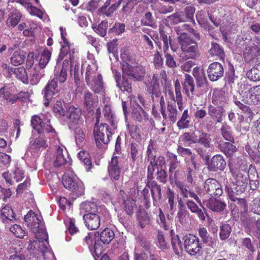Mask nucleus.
Returning <instances> with one entry per match:
<instances>
[{"label": "nucleus", "mask_w": 260, "mask_h": 260, "mask_svg": "<svg viewBox=\"0 0 260 260\" xmlns=\"http://www.w3.org/2000/svg\"><path fill=\"white\" fill-rule=\"evenodd\" d=\"M15 219V214L11 206L6 205L2 208L0 213V220L3 222L8 223Z\"/></svg>", "instance_id": "34"}, {"label": "nucleus", "mask_w": 260, "mask_h": 260, "mask_svg": "<svg viewBox=\"0 0 260 260\" xmlns=\"http://www.w3.org/2000/svg\"><path fill=\"white\" fill-rule=\"evenodd\" d=\"M63 186L70 190L75 192L77 197L81 196L84 191V186L82 182L74 173H67L62 177Z\"/></svg>", "instance_id": "8"}, {"label": "nucleus", "mask_w": 260, "mask_h": 260, "mask_svg": "<svg viewBox=\"0 0 260 260\" xmlns=\"http://www.w3.org/2000/svg\"><path fill=\"white\" fill-rule=\"evenodd\" d=\"M104 115L110 124L111 127L106 123H101L99 124V118L96 120L93 130V135L96 144L99 148H102L103 145L107 144L110 141L112 135V131L117 128L118 122L115 115L112 113L111 107L106 104L104 109Z\"/></svg>", "instance_id": "1"}, {"label": "nucleus", "mask_w": 260, "mask_h": 260, "mask_svg": "<svg viewBox=\"0 0 260 260\" xmlns=\"http://www.w3.org/2000/svg\"><path fill=\"white\" fill-rule=\"evenodd\" d=\"M151 83H155L159 85L161 84L166 89L171 86V81L168 80L166 72L164 70L156 72L153 74Z\"/></svg>", "instance_id": "23"}, {"label": "nucleus", "mask_w": 260, "mask_h": 260, "mask_svg": "<svg viewBox=\"0 0 260 260\" xmlns=\"http://www.w3.org/2000/svg\"><path fill=\"white\" fill-rule=\"evenodd\" d=\"M21 18V13L17 11L11 13L8 19L7 20V25L8 26L14 27L18 24Z\"/></svg>", "instance_id": "45"}, {"label": "nucleus", "mask_w": 260, "mask_h": 260, "mask_svg": "<svg viewBox=\"0 0 260 260\" xmlns=\"http://www.w3.org/2000/svg\"><path fill=\"white\" fill-rule=\"evenodd\" d=\"M200 206L201 207L198 208L195 210L192 213L197 215L199 219L202 221L204 222L206 220V217H208V214L207 212L206 209L204 207L202 204H199Z\"/></svg>", "instance_id": "60"}, {"label": "nucleus", "mask_w": 260, "mask_h": 260, "mask_svg": "<svg viewBox=\"0 0 260 260\" xmlns=\"http://www.w3.org/2000/svg\"><path fill=\"white\" fill-rule=\"evenodd\" d=\"M31 124L39 134H47L49 137H52L55 141L57 139V136L54 129L51 126L49 120L43 121L40 117L34 116L32 117Z\"/></svg>", "instance_id": "9"}, {"label": "nucleus", "mask_w": 260, "mask_h": 260, "mask_svg": "<svg viewBox=\"0 0 260 260\" xmlns=\"http://www.w3.org/2000/svg\"><path fill=\"white\" fill-rule=\"evenodd\" d=\"M88 86L95 92L101 93L104 92L103 82L101 74H98L97 77L86 81Z\"/></svg>", "instance_id": "30"}, {"label": "nucleus", "mask_w": 260, "mask_h": 260, "mask_svg": "<svg viewBox=\"0 0 260 260\" xmlns=\"http://www.w3.org/2000/svg\"><path fill=\"white\" fill-rule=\"evenodd\" d=\"M226 163L223 156L221 154H216L212 156L208 165V170L210 172L223 171Z\"/></svg>", "instance_id": "18"}, {"label": "nucleus", "mask_w": 260, "mask_h": 260, "mask_svg": "<svg viewBox=\"0 0 260 260\" xmlns=\"http://www.w3.org/2000/svg\"><path fill=\"white\" fill-rule=\"evenodd\" d=\"M130 49L128 46L122 47L120 49L121 65L122 71V81L117 82V86L123 92L126 91L128 94L130 87Z\"/></svg>", "instance_id": "3"}, {"label": "nucleus", "mask_w": 260, "mask_h": 260, "mask_svg": "<svg viewBox=\"0 0 260 260\" xmlns=\"http://www.w3.org/2000/svg\"><path fill=\"white\" fill-rule=\"evenodd\" d=\"M204 188L211 198L220 197L223 193L221 184L216 179L209 178L205 182Z\"/></svg>", "instance_id": "14"}, {"label": "nucleus", "mask_w": 260, "mask_h": 260, "mask_svg": "<svg viewBox=\"0 0 260 260\" xmlns=\"http://www.w3.org/2000/svg\"><path fill=\"white\" fill-rule=\"evenodd\" d=\"M230 171L231 173L232 176L234 178L236 181V186L238 187V190L240 189V187H244L245 188L246 185L245 184L246 177H245L239 170H235L231 167H230Z\"/></svg>", "instance_id": "40"}, {"label": "nucleus", "mask_w": 260, "mask_h": 260, "mask_svg": "<svg viewBox=\"0 0 260 260\" xmlns=\"http://www.w3.org/2000/svg\"><path fill=\"white\" fill-rule=\"evenodd\" d=\"M148 161L150 162V165L148 167L147 169V178L149 180L153 179V173L155 170V168L157 169L162 168L166 164L165 158L163 156L156 155V151L153 149V142H150L147 151Z\"/></svg>", "instance_id": "6"}, {"label": "nucleus", "mask_w": 260, "mask_h": 260, "mask_svg": "<svg viewBox=\"0 0 260 260\" xmlns=\"http://www.w3.org/2000/svg\"><path fill=\"white\" fill-rule=\"evenodd\" d=\"M231 127L226 124L223 125L221 128V135L226 141L234 142V139L231 132Z\"/></svg>", "instance_id": "59"}, {"label": "nucleus", "mask_w": 260, "mask_h": 260, "mask_svg": "<svg viewBox=\"0 0 260 260\" xmlns=\"http://www.w3.org/2000/svg\"><path fill=\"white\" fill-rule=\"evenodd\" d=\"M98 67L95 60L91 61V64H89L85 74L86 81L92 79L95 77H97L98 73L96 72Z\"/></svg>", "instance_id": "42"}, {"label": "nucleus", "mask_w": 260, "mask_h": 260, "mask_svg": "<svg viewBox=\"0 0 260 260\" xmlns=\"http://www.w3.org/2000/svg\"><path fill=\"white\" fill-rule=\"evenodd\" d=\"M97 102V99L93 98V95L89 91H86L84 94V104L87 108L90 109L94 103Z\"/></svg>", "instance_id": "57"}, {"label": "nucleus", "mask_w": 260, "mask_h": 260, "mask_svg": "<svg viewBox=\"0 0 260 260\" xmlns=\"http://www.w3.org/2000/svg\"><path fill=\"white\" fill-rule=\"evenodd\" d=\"M58 91L55 79H53L48 82L42 92L44 95V98L46 100V102L44 103V105L46 106L48 105L49 102L52 99L53 95L57 93Z\"/></svg>", "instance_id": "20"}, {"label": "nucleus", "mask_w": 260, "mask_h": 260, "mask_svg": "<svg viewBox=\"0 0 260 260\" xmlns=\"http://www.w3.org/2000/svg\"><path fill=\"white\" fill-rule=\"evenodd\" d=\"M210 244L208 245V247L205 249V253L207 255L204 256L201 255V260H207V257L211 256L212 254L216 252V250L213 249H216L217 244V240L215 238H211V240L209 242Z\"/></svg>", "instance_id": "50"}, {"label": "nucleus", "mask_w": 260, "mask_h": 260, "mask_svg": "<svg viewBox=\"0 0 260 260\" xmlns=\"http://www.w3.org/2000/svg\"><path fill=\"white\" fill-rule=\"evenodd\" d=\"M183 88L188 99L192 100L193 93L194 90V84L193 78L189 74H185V79L182 84Z\"/></svg>", "instance_id": "31"}, {"label": "nucleus", "mask_w": 260, "mask_h": 260, "mask_svg": "<svg viewBox=\"0 0 260 260\" xmlns=\"http://www.w3.org/2000/svg\"><path fill=\"white\" fill-rule=\"evenodd\" d=\"M191 118L188 114V109L185 110L180 118L177 123V127L179 129H185L189 127Z\"/></svg>", "instance_id": "41"}, {"label": "nucleus", "mask_w": 260, "mask_h": 260, "mask_svg": "<svg viewBox=\"0 0 260 260\" xmlns=\"http://www.w3.org/2000/svg\"><path fill=\"white\" fill-rule=\"evenodd\" d=\"M260 49L257 46L254 45L246 48L244 52V59L246 62H250L259 55Z\"/></svg>", "instance_id": "37"}, {"label": "nucleus", "mask_w": 260, "mask_h": 260, "mask_svg": "<svg viewBox=\"0 0 260 260\" xmlns=\"http://www.w3.org/2000/svg\"><path fill=\"white\" fill-rule=\"evenodd\" d=\"M92 28L94 31L101 37H104L107 33L108 28V21H102L98 26H92Z\"/></svg>", "instance_id": "58"}, {"label": "nucleus", "mask_w": 260, "mask_h": 260, "mask_svg": "<svg viewBox=\"0 0 260 260\" xmlns=\"http://www.w3.org/2000/svg\"><path fill=\"white\" fill-rule=\"evenodd\" d=\"M184 248L187 253L191 256L198 258L202 252V243L196 235L188 234L183 237Z\"/></svg>", "instance_id": "7"}, {"label": "nucleus", "mask_w": 260, "mask_h": 260, "mask_svg": "<svg viewBox=\"0 0 260 260\" xmlns=\"http://www.w3.org/2000/svg\"><path fill=\"white\" fill-rule=\"evenodd\" d=\"M157 245L161 249H167L170 247L169 242L160 232H158L157 234Z\"/></svg>", "instance_id": "61"}, {"label": "nucleus", "mask_w": 260, "mask_h": 260, "mask_svg": "<svg viewBox=\"0 0 260 260\" xmlns=\"http://www.w3.org/2000/svg\"><path fill=\"white\" fill-rule=\"evenodd\" d=\"M81 111L80 108L74 106H70L67 112V116L69 118V127L70 129H74L75 126L80 125L83 123L81 118Z\"/></svg>", "instance_id": "16"}, {"label": "nucleus", "mask_w": 260, "mask_h": 260, "mask_svg": "<svg viewBox=\"0 0 260 260\" xmlns=\"http://www.w3.org/2000/svg\"><path fill=\"white\" fill-rule=\"evenodd\" d=\"M51 56V52L47 49H45L41 54L39 66L44 69L49 62Z\"/></svg>", "instance_id": "53"}, {"label": "nucleus", "mask_w": 260, "mask_h": 260, "mask_svg": "<svg viewBox=\"0 0 260 260\" xmlns=\"http://www.w3.org/2000/svg\"><path fill=\"white\" fill-rule=\"evenodd\" d=\"M81 214H94L99 213L103 214L105 217L108 216L109 213L108 211L104 206L98 207L96 204L94 202L86 201L82 203L80 207Z\"/></svg>", "instance_id": "13"}, {"label": "nucleus", "mask_w": 260, "mask_h": 260, "mask_svg": "<svg viewBox=\"0 0 260 260\" xmlns=\"http://www.w3.org/2000/svg\"><path fill=\"white\" fill-rule=\"evenodd\" d=\"M146 74L145 67L141 64L131 60V80L141 81L144 79Z\"/></svg>", "instance_id": "22"}, {"label": "nucleus", "mask_w": 260, "mask_h": 260, "mask_svg": "<svg viewBox=\"0 0 260 260\" xmlns=\"http://www.w3.org/2000/svg\"><path fill=\"white\" fill-rule=\"evenodd\" d=\"M197 143L200 144L205 148H209L212 146L211 135L202 131H198Z\"/></svg>", "instance_id": "35"}, {"label": "nucleus", "mask_w": 260, "mask_h": 260, "mask_svg": "<svg viewBox=\"0 0 260 260\" xmlns=\"http://www.w3.org/2000/svg\"><path fill=\"white\" fill-rule=\"evenodd\" d=\"M176 102L178 109L181 111L183 110V98L181 92V86L179 81L176 80L174 84Z\"/></svg>", "instance_id": "46"}, {"label": "nucleus", "mask_w": 260, "mask_h": 260, "mask_svg": "<svg viewBox=\"0 0 260 260\" xmlns=\"http://www.w3.org/2000/svg\"><path fill=\"white\" fill-rule=\"evenodd\" d=\"M137 219L138 221L139 225L141 229H144L146 225H148L150 222V218L148 213L142 208H140L136 213Z\"/></svg>", "instance_id": "38"}, {"label": "nucleus", "mask_w": 260, "mask_h": 260, "mask_svg": "<svg viewBox=\"0 0 260 260\" xmlns=\"http://www.w3.org/2000/svg\"><path fill=\"white\" fill-rule=\"evenodd\" d=\"M179 44L182 52L180 57L183 60L194 59L199 56L198 43L188 35H183L179 38Z\"/></svg>", "instance_id": "5"}, {"label": "nucleus", "mask_w": 260, "mask_h": 260, "mask_svg": "<svg viewBox=\"0 0 260 260\" xmlns=\"http://www.w3.org/2000/svg\"><path fill=\"white\" fill-rule=\"evenodd\" d=\"M109 215L105 217L103 214L95 213L94 214H84L83 218L86 227L91 230H96L100 226L101 221H108Z\"/></svg>", "instance_id": "12"}, {"label": "nucleus", "mask_w": 260, "mask_h": 260, "mask_svg": "<svg viewBox=\"0 0 260 260\" xmlns=\"http://www.w3.org/2000/svg\"><path fill=\"white\" fill-rule=\"evenodd\" d=\"M207 206L213 211L221 212L225 209L226 205L223 201L215 198H210L208 201Z\"/></svg>", "instance_id": "33"}, {"label": "nucleus", "mask_w": 260, "mask_h": 260, "mask_svg": "<svg viewBox=\"0 0 260 260\" xmlns=\"http://www.w3.org/2000/svg\"><path fill=\"white\" fill-rule=\"evenodd\" d=\"M169 161V173L173 174L179 167L180 162L178 160L177 156L172 153L168 154Z\"/></svg>", "instance_id": "49"}, {"label": "nucleus", "mask_w": 260, "mask_h": 260, "mask_svg": "<svg viewBox=\"0 0 260 260\" xmlns=\"http://www.w3.org/2000/svg\"><path fill=\"white\" fill-rule=\"evenodd\" d=\"M24 221L27 226L36 234V238L38 239V241L30 240L29 248H35L36 246L33 245V244L35 243V245H39V248L43 255L47 252H49L50 254H52L49 252V249L46 244L44 242V241H47L48 236L44 228L43 222L39 219L38 216L32 211H29L24 216Z\"/></svg>", "instance_id": "2"}, {"label": "nucleus", "mask_w": 260, "mask_h": 260, "mask_svg": "<svg viewBox=\"0 0 260 260\" xmlns=\"http://www.w3.org/2000/svg\"><path fill=\"white\" fill-rule=\"evenodd\" d=\"M78 158L84 164L87 171H89L92 166L90 156L87 152L86 151H81L78 153Z\"/></svg>", "instance_id": "47"}, {"label": "nucleus", "mask_w": 260, "mask_h": 260, "mask_svg": "<svg viewBox=\"0 0 260 260\" xmlns=\"http://www.w3.org/2000/svg\"><path fill=\"white\" fill-rule=\"evenodd\" d=\"M161 114L164 119L169 120L173 123L175 122L178 115L176 103L168 102L167 111L162 110Z\"/></svg>", "instance_id": "25"}, {"label": "nucleus", "mask_w": 260, "mask_h": 260, "mask_svg": "<svg viewBox=\"0 0 260 260\" xmlns=\"http://www.w3.org/2000/svg\"><path fill=\"white\" fill-rule=\"evenodd\" d=\"M108 51L110 54L109 58L111 60L112 56L118 59L117 44L116 41L113 40L107 44Z\"/></svg>", "instance_id": "56"}, {"label": "nucleus", "mask_w": 260, "mask_h": 260, "mask_svg": "<svg viewBox=\"0 0 260 260\" xmlns=\"http://www.w3.org/2000/svg\"><path fill=\"white\" fill-rule=\"evenodd\" d=\"M193 75L196 79L197 85L199 87H207L208 86V81L204 72L200 71V68L195 67L193 70Z\"/></svg>", "instance_id": "36"}, {"label": "nucleus", "mask_w": 260, "mask_h": 260, "mask_svg": "<svg viewBox=\"0 0 260 260\" xmlns=\"http://www.w3.org/2000/svg\"><path fill=\"white\" fill-rule=\"evenodd\" d=\"M120 161H121V160L120 157L114 154L109 164L108 171L109 176L115 180H117L119 178L121 171L120 168Z\"/></svg>", "instance_id": "21"}, {"label": "nucleus", "mask_w": 260, "mask_h": 260, "mask_svg": "<svg viewBox=\"0 0 260 260\" xmlns=\"http://www.w3.org/2000/svg\"><path fill=\"white\" fill-rule=\"evenodd\" d=\"M149 189H150L153 203L154 206L158 205L160 201L162 199L161 188L160 185L155 181H148L146 187L141 192L142 202L146 209L150 207V194Z\"/></svg>", "instance_id": "4"}, {"label": "nucleus", "mask_w": 260, "mask_h": 260, "mask_svg": "<svg viewBox=\"0 0 260 260\" xmlns=\"http://www.w3.org/2000/svg\"><path fill=\"white\" fill-rule=\"evenodd\" d=\"M209 53L212 56H218L222 59H223L224 57V53L223 48L216 43H212Z\"/></svg>", "instance_id": "54"}, {"label": "nucleus", "mask_w": 260, "mask_h": 260, "mask_svg": "<svg viewBox=\"0 0 260 260\" xmlns=\"http://www.w3.org/2000/svg\"><path fill=\"white\" fill-rule=\"evenodd\" d=\"M199 235L202 239V241L204 244H207L211 240V237H210L207 229L204 226L200 227L198 229Z\"/></svg>", "instance_id": "64"}, {"label": "nucleus", "mask_w": 260, "mask_h": 260, "mask_svg": "<svg viewBox=\"0 0 260 260\" xmlns=\"http://www.w3.org/2000/svg\"><path fill=\"white\" fill-rule=\"evenodd\" d=\"M47 141L41 137L37 138L35 139H30L29 148L27 149L26 153L28 154L29 151L36 153V155H38V151L41 149H45L48 147Z\"/></svg>", "instance_id": "24"}, {"label": "nucleus", "mask_w": 260, "mask_h": 260, "mask_svg": "<svg viewBox=\"0 0 260 260\" xmlns=\"http://www.w3.org/2000/svg\"><path fill=\"white\" fill-rule=\"evenodd\" d=\"M225 110L222 106H214L210 105L208 107V114L211 118L217 122H221Z\"/></svg>", "instance_id": "28"}, {"label": "nucleus", "mask_w": 260, "mask_h": 260, "mask_svg": "<svg viewBox=\"0 0 260 260\" xmlns=\"http://www.w3.org/2000/svg\"><path fill=\"white\" fill-rule=\"evenodd\" d=\"M232 228L231 225L226 223H221L219 226V238L221 241H225L228 239L231 235Z\"/></svg>", "instance_id": "44"}, {"label": "nucleus", "mask_w": 260, "mask_h": 260, "mask_svg": "<svg viewBox=\"0 0 260 260\" xmlns=\"http://www.w3.org/2000/svg\"><path fill=\"white\" fill-rule=\"evenodd\" d=\"M99 232H90L84 238V242L88 245L90 250L94 243V252L98 257H100L104 251L103 245L99 243Z\"/></svg>", "instance_id": "15"}, {"label": "nucleus", "mask_w": 260, "mask_h": 260, "mask_svg": "<svg viewBox=\"0 0 260 260\" xmlns=\"http://www.w3.org/2000/svg\"><path fill=\"white\" fill-rule=\"evenodd\" d=\"M234 142H224L222 140L217 141V148L227 157H232L234 153L237 151L236 147L233 144Z\"/></svg>", "instance_id": "26"}, {"label": "nucleus", "mask_w": 260, "mask_h": 260, "mask_svg": "<svg viewBox=\"0 0 260 260\" xmlns=\"http://www.w3.org/2000/svg\"><path fill=\"white\" fill-rule=\"evenodd\" d=\"M0 97L7 102L12 104L15 103L17 100V98L11 94L9 89L5 87L0 89Z\"/></svg>", "instance_id": "52"}, {"label": "nucleus", "mask_w": 260, "mask_h": 260, "mask_svg": "<svg viewBox=\"0 0 260 260\" xmlns=\"http://www.w3.org/2000/svg\"><path fill=\"white\" fill-rule=\"evenodd\" d=\"M25 58L24 55L20 51H16L11 57V62L13 65L17 66L22 64L24 62Z\"/></svg>", "instance_id": "55"}, {"label": "nucleus", "mask_w": 260, "mask_h": 260, "mask_svg": "<svg viewBox=\"0 0 260 260\" xmlns=\"http://www.w3.org/2000/svg\"><path fill=\"white\" fill-rule=\"evenodd\" d=\"M61 46L59 57L62 59L64 57L69 56V59H73L74 57L73 55L75 53L73 45L71 44L68 41H65L63 42Z\"/></svg>", "instance_id": "32"}, {"label": "nucleus", "mask_w": 260, "mask_h": 260, "mask_svg": "<svg viewBox=\"0 0 260 260\" xmlns=\"http://www.w3.org/2000/svg\"><path fill=\"white\" fill-rule=\"evenodd\" d=\"M12 74L22 82L28 83V77L25 69L23 67L14 68Z\"/></svg>", "instance_id": "48"}, {"label": "nucleus", "mask_w": 260, "mask_h": 260, "mask_svg": "<svg viewBox=\"0 0 260 260\" xmlns=\"http://www.w3.org/2000/svg\"><path fill=\"white\" fill-rule=\"evenodd\" d=\"M238 187L232 188L226 186V192L230 199L232 202L236 203L237 210L240 211L241 212L246 213L248 211V204L246 199L237 197L244 191V187H240V189L238 190Z\"/></svg>", "instance_id": "11"}, {"label": "nucleus", "mask_w": 260, "mask_h": 260, "mask_svg": "<svg viewBox=\"0 0 260 260\" xmlns=\"http://www.w3.org/2000/svg\"><path fill=\"white\" fill-rule=\"evenodd\" d=\"M199 166L194 156H191L190 161L186 163L184 171V176L187 182L192 183L193 178L196 177L198 174Z\"/></svg>", "instance_id": "17"}, {"label": "nucleus", "mask_w": 260, "mask_h": 260, "mask_svg": "<svg viewBox=\"0 0 260 260\" xmlns=\"http://www.w3.org/2000/svg\"><path fill=\"white\" fill-rule=\"evenodd\" d=\"M68 155L66 151L63 152V147L57 146L54 155L53 165L55 167H59L64 165L68 161Z\"/></svg>", "instance_id": "27"}, {"label": "nucleus", "mask_w": 260, "mask_h": 260, "mask_svg": "<svg viewBox=\"0 0 260 260\" xmlns=\"http://www.w3.org/2000/svg\"><path fill=\"white\" fill-rule=\"evenodd\" d=\"M247 77L251 81H260V67L258 63L256 64L247 73Z\"/></svg>", "instance_id": "51"}, {"label": "nucleus", "mask_w": 260, "mask_h": 260, "mask_svg": "<svg viewBox=\"0 0 260 260\" xmlns=\"http://www.w3.org/2000/svg\"><path fill=\"white\" fill-rule=\"evenodd\" d=\"M125 26L124 23L116 22L114 24V26L109 29V32L115 35H119L124 31Z\"/></svg>", "instance_id": "63"}, {"label": "nucleus", "mask_w": 260, "mask_h": 260, "mask_svg": "<svg viewBox=\"0 0 260 260\" xmlns=\"http://www.w3.org/2000/svg\"><path fill=\"white\" fill-rule=\"evenodd\" d=\"M115 234L113 230L109 228H106L100 234H99V243L104 244H108L114 239Z\"/></svg>", "instance_id": "39"}, {"label": "nucleus", "mask_w": 260, "mask_h": 260, "mask_svg": "<svg viewBox=\"0 0 260 260\" xmlns=\"http://www.w3.org/2000/svg\"><path fill=\"white\" fill-rule=\"evenodd\" d=\"M145 101L144 98L139 94L136 98L131 95V118L133 120L141 122L145 116V112L142 108L145 107Z\"/></svg>", "instance_id": "10"}, {"label": "nucleus", "mask_w": 260, "mask_h": 260, "mask_svg": "<svg viewBox=\"0 0 260 260\" xmlns=\"http://www.w3.org/2000/svg\"><path fill=\"white\" fill-rule=\"evenodd\" d=\"M248 97L246 99V103L248 104L257 105L260 103V85H255L248 89Z\"/></svg>", "instance_id": "29"}, {"label": "nucleus", "mask_w": 260, "mask_h": 260, "mask_svg": "<svg viewBox=\"0 0 260 260\" xmlns=\"http://www.w3.org/2000/svg\"><path fill=\"white\" fill-rule=\"evenodd\" d=\"M234 103L245 114L248 118L251 120L253 118V113L249 106L244 105L240 101L236 100Z\"/></svg>", "instance_id": "62"}, {"label": "nucleus", "mask_w": 260, "mask_h": 260, "mask_svg": "<svg viewBox=\"0 0 260 260\" xmlns=\"http://www.w3.org/2000/svg\"><path fill=\"white\" fill-rule=\"evenodd\" d=\"M171 236V244L173 249L174 252L176 254L179 255L182 251V243L178 235H173V230L170 232Z\"/></svg>", "instance_id": "43"}, {"label": "nucleus", "mask_w": 260, "mask_h": 260, "mask_svg": "<svg viewBox=\"0 0 260 260\" xmlns=\"http://www.w3.org/2000/svg\"><path fill=\"white\" fill-rule=\"evenodd\" d=\"M207 74L210 81H217L223 76L224 74L222 65L218 62L211 63L208 68Z\"/></svg>", "instance_id": "19"}]
</instances>
